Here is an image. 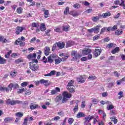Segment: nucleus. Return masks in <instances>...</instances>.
<instances>
[{
  "label": "nucleus",
  "instance_id": "nucleus-1",
  "mask_svg": "<svg viewBox=\"0 0 125 125\" xmlns=\"http://www.w3.org/2000/svg\"><path fill=\"white\" fill-rule=\"evenodd\" d=\"M73 84H74V80L70 81L66 86V88L71 93L75 92V86Z\"/></svg>",
  "mask_w": 125,
  "mask_h": 125
},
{
  "label": "nucleus",
  "instance_id": "nucleus-2",
  "mask_svg": "<svg viewBox=\"0 0 125 125\" xmlns=\"http://www.w3.org/2000/svg\"><path fill=\"white\" fill-rule=\"evenodd\" d=\"M6 103L7 105H12L14 106V105H16V104H22V101L19 100H11L10 99H9L6 102Z\"/></svg>",
  "mask_w": 125,
  "mask_h": 125
},
{
  "label": "nucleus",
  "instance_id": "nucleus-3",
  "mask_svg": "<svg viewBox=\"0 0 125 125\" xmlns=\"http://www.w3.org/2000/svg\"><path fill=\"white\" fill-rule=\"evenodd\" d=\"M21 41H25V37L22 36L20 39H18L15 42V44L16 45H20V46H24L25 45V42H22Z\"/></svg>",
  "mask_w": 125,
  "mask_h": 125
},
{
  "label": "nucleus",
  "instance_id": "nucleus-4",
  "mask_svg": "<svg viewBox=\"0 0 125 125\" xmlns=\"http://www.w3.org/2000/svg\"><path fill=\"white\" fill-rule=\"evenodd\" d=\"M78 52L77 51H73L71 53V55L72 56H74L75 59L77 60V59H79V58H81L82 57V55L80 54H77Z\"/></svg>",
  "mask_w": 125,
  "mask_h": 125
},
{
  "label": "nucleus",
  "instance_id": "nucleus-5",
  "mask_svg": "<svg viewBox=\"0 0 125 125\" xmlns=\"http://www.w3.org/2000/svg\"><path fill=\"white\" fill-rule=\"evenodd\" d=\"M102 51V50H101V49L100 48L96 49L93 52V54H94L95 57H97L99 56V55H100V54H101Z\"/></svg>",
  "mask_w": 125,
  "mask_h": 125
},
{
  "label": "nucleus",
  "instance_id": "nucleus-6",
  "mask_svg": "<svg viewBox=\"0 0 125 125\" xmlns=\"http://www.w3.org/2000/svg\"><path fill=\"white\" fill-rule=\"evenodd\" d=\"M58 92H60V88L57 87L55 89L51 91V95H54V94H56Z\"/></svg>",
  "mask_w": 125,
  "mask_h": 125
},
{
  "label": "nucleus",
  "instance_id": "nucleus-7",
  "mask_svg": "<svg viewBox=\"0 0 125 125\" xmlns=\"http://www.w3.org/2000/svg\"><path fill=\"white\" fill-rule=\"evenodd\" d=\"M41 83L44 84L45 86H48L50 84V83H48V80H45L44 79H42L40 80Z\"/></svg>",
  "mask_w": 125,
  "mask_h": 125
},
{
  "label": "nucleus",
  "instance_id": "nucleus-8",
  "mask_svg": "<svg viewBox=\"0 0 125 125\" xmlns=\"http://www.w3.org/2000/svg\"><path fill=\"white\" fill-rule=\"evenodd\" d=\"M91 53V49H85V50H83L82 51V54L83 55H87V54H89Z\"/></svg>",
  "mask_w": 125,
  "mask_h": 125
},
{
  "label": "nucleus",
  "instance_id": "nucleus-9",
  "mask_svg": "<svg viewBox=\"0 0 125 125\" xmlns=\"http://www.w3.org/2000/svg\"><path fill=\"white\" fill-rule=\"evenodd\" d=\"M62 99L63 97L62 96V95L60 94L55 98V101L56 102V103H58L60 102Z\"/></svg>",
  "mask_w": 125,
  "mask_h": 125
},
{
  "label": "nucleus",
  "instance_id": "nucleus-10",
  "mask_svg": "<svg viewBox=\"0 0 125 125\" xmlns=\"http://www.w3.org/2000/svg\"><path fill=\"white\" fill-rule=\"evenodd\" d=\"M62 96L66 99L71 98V97H72V94L68 93V92L67 91H64L62 93Z\"/></svg>",
  "mask_w": 125,
  "mask_h": 125
},
{
  "label": "nucleus",
  "instance_id": "nucleus-11",
  "mask_svg": "<svg viewBox=\"0 0 125 125\" xmlns=\"http://www.w3.org/2000/svg\"><path fill=\"white\" fill-rule=\"evenodd\" d=\"M57 46L60 48V49H62V48H64V46H65V43L63 42L62 43L60 42H56Z\"/></svg>",
  "mask_w": 125,
  "mask_h": 125
},
{
  "label": "nucleus",
  "instance_id": "nucleus-12",
  "mask_svg": "<svg viewBox=\"0 0 125 125\" xmlns=\"http://www.w3.org/2000/svg\"><path fill=\"white\" fill-rule=\"evenodd\" d=\"M30 69L33 71L34 72H36V71H39V66L38 65H32L29 67Z\"/></svg>",
  "mask_w": 125,
  "mask_h": 125
},
{
  "label": "nucleus",
  "instance_id": "nucleus-13",
  "mask_svg": "<svg viewBox=\"0 0 125 125\" xmlns=\"http://www.w3.org/2000/svg\"><path fill=\"white\" fill-rule=\"evenodd\" d=\"M50 51V49L49 48V47H45L44 53L45 55H46V56L49 55Z\"/></svg>",
  "mask_w": 125,
  "mask_h": 125
},
{
  "label": "nucleus",
  "instance_id": "nucleus-14",
  "mask_svg": "<svg viewBox=\"0 0 125 125\" xmlns=\"http://www.w3.org/2000/svg\"><path fill=\"white\" fill-rule=\"evenodd\" d=\"M23 30H24V28L23 27H21L20 26H18L17 27V30L16 31V34L17 35H19V34H20V33L21 32H22V31H23Z\"/></svg>",
  "mask_w": 125,
  "mask_h": 125
},
{
  "label": "nucleus",
  "instance_id": "nucleus-15",
  "mask_svg": "<svg viewBox=\"0 0 125 125\" xmlns=\"http://www.w3.org/2000/svg\"><path fill=\"white\" fill-rule=\"evenodd\" d=\"M77 81L79 83H84V80H83V76H80V77L77 78Z\"/></svg>",
  "mask_w": 125,
  "mask_h": 125
},
{
  "label": "nucleus",
  "instance_id": "nucleus-16",
  "mask_svg": "<svg viewBox=\"0 0 125 125\" xmlns=\"http://www.w3.org/2000/svg\"><path fill=\"white\" fill-rule=\"evenodd\" d=\"M100 27V25H97L95 27L93 28L94 30V32L95 33V34H98V33H99Z\"/></svg>",
  "mask_w": 125,
  "mask_h": 125
},
{
  "label": "nucleus",
  "instance_id": "nucleus-17",
  "mask_svg": "<svg viewBox=\"0 0 125 125\" xmlns=\"http://www.w3.org/2000/svg\"><path fill=\"white\" fill-rule=\"evenodd\" d=\"M69 14L73 16V17H77V16H79V13L76 11H70L69 13Z\"/></svg>",
  "mask_w": 125,
  "mask_h": 125
},
{
  "label": "nucleus",
  "instance_id": "nucleus-18",
  "mask_svg": "<svg viewBox=\"0 0 125 125\" xmlns=\"http://www.w3.org/2000/svg\"><path fill=\"white\" fill-rule=\"evenodd\" d=\"M36 57H37V54L36 53H33V54H30L27 56L28 59H33V58L35 59Z\"/></svg>",
  "mask_w": 125,
  "mask_h": 125
},
{
  "label": "nucleus",
  "instance_id": "nucleus-19",
  "mask_svg": "<svg viewBox=\"0 0 125 125\" xmlns=\"http://www.w3.org/2000/svg\"><path fill=\"white\" fill-rule=\"evenodd\" d=\"M62 31L64 32H69V29H70V26L63 25L62 26Z\"/></svg>",
  "mask_w": 125,
  "mask_h": 125
},
{
  "label": "nucleus",
  "instance_id": "nucleus-20",
  "mask_svg": "<svg viewBox=\"0 0 125 125\" xmlns=\"http://www.w3.org/2000/svg\"><path fill=\"white\" fill-rule=\"evenodd\" d=\"M83 117H85V114H84L83 112H79L77 115V118H78V119L83 118Z\"/></svg>",
  "mask_w": 125,
  "mask_h": 125
},
{
  "label": "nucleus",
  "instance_id": "nucleus-21",
  "mask_svg": "<svg viewBox=\"0 0 125 125\" xmlns=\"http://www.w3.org/2000/svg\"><path fill=\"white\" fill-rule=\"evenodd\" d=\"M119 51H120V47H117L111 51V53H112V54H116V53H118Z\"/></svg>",
  "mask_w": 125,
  "mask_h": 125
},
{
  "label": "nucleus",
  "instance_id": "nucleus-22",
  "mask_svg": "<svg viewBox=\"0 0 125 125\" xmlns=\"http://www.w3.org/2000/svg\"><path fill=\"white\" fill-rule=\"evenodd\" d=\"M101 16H102V17H103V18H107V17H108V16H111V13H105L103 14L102 15H101Z\"/></svg>",
  "mask_w": 125,
  "mask_h": 125
},
{
  "label": "nucleus",
  "instance_id": "nucleus-23",
  "mask_svg": "<svg viewBox=\"0 0 125 125\" xmlns=\"http://www.w3.org/2000/svg\"><path fill=\"white\" fill-rule=\"evenodd\" d=\"M43 11L44 14V18H47L48 17V15L49 14V11L48 10H45V9H43Z\"/></svg>",
  "mask_w": 125,
  "mask_h": 125
},
{
  "label": "nucleus",
  "instance_id": "nucleus-24",
  "mask_svg": "<svg viewBox=\"0 0 125 125\" xmlns=\"http://www.w3.org/2000/svg\"><path fill=\"white\" fill-rule=\"evenodd\" d=\"M40 30L42 32H43L46 30V28H45V24H44V23H42L41 24Z\"/></svg>",
  "mask_w": 125,
  "mask_h": 125
},
{
  "label": "nucleus",
  "instance_id": "nucleus-25",
  "mask_svg": "<svg viewBox=\"0 0 125 125\" xmlns=\"http://www.w3.org/2000/svg\"><path fill=\"white\" fill-rule=\"evenodd\" d=\"M6 63V60L3 58H1L0 56V64H5Z\"/></svg>",
  "mask_w": 125,
  "mask_h": 125
},
{
  "label": "nucleus",
  "instance_id": "nucleus-26",
  "mask_svg": "<svg viewBox=\"0 0 125 125\" xmlns=\"http://www.w3.org/2000/svg\"><path fill=\"white\" fill-rule=\"evenodd\" d=\"M115 35L116 36H121V35H123V30H120L119 29L116 30L115 32Z\"/></svg>",
  "mask_w": 125,
  "mask_h": 125
},
{
  "label": "nucleus",
  "instance_id": "nucleus-27",
  "mask_svg": "<svg viewBox=\"0 0 125 125\" xmlns=\"http://www.w3.org/2000/svg\"><path fill=\"white\" fill-rule=\"evenodd\" d=\"M23 115L24 114L22 113L21 112H17L15 114L16 117H17L18 118H22Z\"/></svg>",
  "mask_w": 125,
  "mask_h": 125
},
{
  "label": "nucleus",
  "instance_id": "nucleus-28",
  "mask_svg": "<svg viewBox=\"0 0 125 125\" xmlns=\"http://www.w3.org/2000/svg\"><path fill=\"white\" fill-rule=\"evenodd\" d=\"M74 44L73 42H68L65 46L66 48L70 47V46H72Z\"/></svg>",
  "mask_w": 125,
  "mask_h": 125
},
{
  "label": "nucleus",
  "instance_id": "nucleus-29",
  "mask_svg": "<svg viewBox=\"0 0 125 125\" xmlns=\"http://www.w3.org/2000/svg\"><path fill=\"white\" fill-rule=\"evenodd\" d=\"M10 121H12V119L10 117H6V118H5V119L4 120V122L5 123H8V122H10Z\"/></svg>",
  "mask_w": 125,
  "mask_h": 125
},
{
  "label": "nucleus",
  "instance_id": "nucleus-30",
  "mask_svg": "<svg viewBox=\"0 0 125 125\" xmlns=\"http://www.w3.org/2000/svg\"><path fill=\"white\" fill-rule=\"evenodd\" d=\"M69 7H66V8L65 9V10L64 11V14H65V15H67V14H68V13H69Z\"/></svg>",
  "mask_w": 125,
  "mask_h": 125
},
{
  "label": "nucleus",
  "instance_id": "nucleus-31",
  "mask_svg": "<svg viewBox=\"0 0 125 125\" xmlns=\"http://www.w3.org/2000/svg\"><path fill=\"white\" fill-rule=\"evenodd\" d=\"M92 20L94 22H97V21L99 20V17H93L92 18Z\"/></svg>",
  "mask_w": 125,
  "mask_h": 125
},
{
  "label": "nucleus",
  "instance_id": "nucleus-32",
  "mask_svg": "<svg viewBox=\"0 0 125 125\" xmlns=\"http://www.w3.org/2000/svg\"><path fill=\"white\" fill-rule=\"evenodd\" d=\"M73 7L74 8H76L77 9H79V8L81 7V5H80V4L79 3H76L73 5Z\"/></svg>",
  "mask_w": 125,
  "mask_h": 125
},
{
  "label": "nucleus",
  "instance_id": "nucleus-33",
  "mask_svg": "<svg viewBox=\"0 0 125 125\" xmlns=\"http://www.w3.org/2000/svg\"><path fill=\"white\" fill-rule=\"evenodd\" d=\"M48 63H50V64L53 62V59L51 58V56L48 57Z\"/></svg>",
  "mask_w": 125,
  "mask_h": 125
},
{
  "label": "nucleus",
  "instance_id": "nucleus-34",
  "mask_svg": "<svg viewBox=\"0 0 125 125\" xmlns=\"http://www.w3.org/2000/svg\"><path fill=\"white\" fill-rule=\"evenodd\" d=\"M22 10H23V8H22L21 7L18 8L17 9V13H19V14H20L22 13Z\"/></svg>",
  "mask_w": 125,
  "mask_h": 125
},
{
  "label": "nucleus",
  "instance_id": "nucleus-35",
  "mask_svg": "<svg viewBox=\"0 0 125 125\" xmlns=\"http://www.w3.org/2000/svg\"><path fill=\"white\" fill-rule=\"evenodd\" d=\"M114 46V44L113 43H110L106 45V48H111V47H113Z\"/></svg>",
  "mask_w": 125,
  "mask_h": 125
},
{
  "label": "nucleus",
  "instance_id": "nucleus-36",
  "mask_svg": "<svg viewBox=\"0 0 125 125\" xmlns=\"http://www.w3.org/2000/svg\"><path fill=\"white\" fill-rule=\"evenodd\" d=\"M28 83H29V82H24L21 83V85L24 87L25 86H27L28 85Z\"/></svg>",
  "mask_w": 125,
  "mask_h": 125
},
{
  "label": "nucleus",
  "instance_id": "nucleus-37",
  "mask_svg": "<svg viewBox=\"0 0 125 125\" xmlns=\"http://www.w3.org/2000/svg\"><path fill=\"white\" fill-rule=\"evenodd\" d=\"M37 107H38V105L31 104L30 105V109L31 110H34V109H36Z\"/></svg>",
  "mask_w": 125,
  "mask_h": 125
},
{
  "label": "nucleus",
  "instance_id": "nucleus-38",
  "mask_svg": "<svg viewBox=\"0 0 125 125\" xmlns=\"http://www.w3.org/2000/svg\"><path fill=\"white\" fill-rule=\"evenodd\" d=\"M27 124H28V118L25 117L24 118V122L22 125H27Z\"/></svg>",
  "mask_w": 125,
  "mask_h": 125
},
{
  "label": "nucleus",
  "instance_id": "nucleus-39",
  "mask_svg": "<svg viewBox=\"0 0 125 125\" xmlns=\"http://www.w3.org/2000/svg\"><path fill=\"white\" fill-rule=\"evenodd\" d=\"M121 3L120 4V5L121 6H123V8H124V9H125V1L124 0H121Z\"/></svg>",
  "mask_w": 125,
  "mask_h": 125
},
{
  "label": "nucleus",
  "instance_id": "nucleus-40",
  "mask_svg": "<svg viewBox=\"0 0 125 125\" xmlns=\"http://www.w3.org/2000/svg\"><path fill=\"white\" fill-rule=\"evenodd\" d=\"M78 110H79V106L78 104L76 105L74 108H73V111L74 113H76V112H77Z\"/></svg>",
  "mask_w": 125,
  "mask_h": 125
},
{
  "label": "nucleus",
  "instance_id": "nucleus-41",
  "mask_svg": "<svg viewBox=\"0 0 125 125\" xmlns=\"http://www.w3.org/2000/svg\"><path fill=\"white\" fill-rule=\"evenodd\" d=\"M85 107V101H82V104H81V108H83Z\"/></svg>",
  "mask_w": 125,
  "mask_h": 125
},
{
  "label": "nucleus",
  "instance_id": "nucleus-42",
  "mask_svg": "<svg viewBox=\"0 0 125 125\" xmlns=\"http://www.w3.org/2000/svg\"><path fill=\"white\" fill-rule=\"evenodd\" d=\"M67 101H68V99L63 97L62 99V103H66V102H67Z\"/></svg>",
  "mask_w": 125,
  "mask_h": 125
},
{
  "label": "nucleus",
  "instance_id": "nucleus-43",
  "mask_svg": "<svg viewBox=\"0 0 125 125\" xmlns=\"http://www.w3.org/2000/svg\"><path fill=\"white\" fill-rule=\"evenodd\" d=\"M68 124L69 125H72V123H74V119L73 118H69L68 120Z\"/></svg>",
  "mask_w": 125,
  "mask_h": 125
},
{
  "label": "nucleus",
  "instance_id": "nucleus-44",
  "mask_svg": "<svg viewBox=\"0 0 125 125\" xmlns=\"http://www.w3.org/2000/svg\"><path fill=\"white\" fill-rule=\"evenodd\" d=\"M68 57H69L66 56L65 57H62L61 58H59V59L61 60V61L64 62V61H65L66 60V59H67V58H68Z\"/></svg>",
  "mask_w": 125,
  "mask_h": 125
},
{
  "label": "nucleus",
  "instance_id": "nucleus-45",
  "mask_svg": "<svg viewBox=\"0 0 125 125\" xmlns=\"http://www.w3.org/2000/svg\"><path fill=\"white\" fill-rule=\"evenodd\" d=\"M14 86V84L13 83H11L9 85H8V87L10 88V90H12V88Z\"/></svg>",
  "mask_w": 125,
  "mask_h": 125
},
{
  "label": "nucleus",
  "instance_id": "nucleus-46",
  "mask_svg": "<svg viewBox=\"0 0 125 125\" xmlns=\"http://www.w3.org/2000/svg\"><path fill=\"white\" fill-rule=\"evenodd\" d=\"M11 53V51L8 52L7 54L5 55V58H8L10 56V54Z\"/></svg>",
  "mask_w": 125,
  "mask_h": 125
},
{
  "label": "nucleus",
  "instance_id": "nucleus-47",
  "mask_svg": "<svg viewBox=\"0 0 125 125\" xmlns=\"http://www.w3.org/2000/svg\"><path fill=\"white\" fill-rule=\"evenodd\" d=\"M100 103L102 105H104L105 104H109V103H110V102H109V101L106 102L105 103V102H104V101H101Z\"/></svg>",
  "mask_w": 125,
  "mask_h": 125
},
{
  "label": "nucleus",
  "instance_id": "nucleus-48",
  "mask_svg": "<svg viewBox=\"0 0 125 125\" xmlns=\"http://www.w3.org/2000/svg\"><path fill=\"white\" fill-rule=\"evenodd\" d=\"M42 60L43 61V62L45 63V64H46V63H47V62H48L47 59L46 58H45V57H43Z\"/></svg>",
  "mask_w": 125,
  "mask_h": 125
},
{
  "label": "nucleus",
  "instance_id": "nucleus-49",
  "mask_svg": "<svg viewBox=\"0 0 125 125\" xmlns=\"http://www.w3.org/2000/svg\"><path fill=\"white\" fill-rule=\"evenodd\" d=\"M38 24L36 22H33L32 23V27H34V28H38Z\"/></svg>",
  "mask_w": 125,
  "mask_h": 125
},
{
  "label": "nucleus",
  "instance_id": "nucleus-50",
  "mask_svg": "<svg viewBox=\"0 0 125 125\" xmlns=\"http://www.w3.org/2000/svg\"><path fill=\"white\" fill-rule=\"evenodd\" d=\"M58 115H59V116H64V112H63V111L61 110L58 112Z\"/></svg>",
  "mask_w": 125,
  "mask_h": 125
},
{
  "label": "nucleus",
  "instance_id": "nucleus-51",
  "mask_svg": "<svg viewBox=\"0 0 125 125\" xmlns=\"http://www.w3.org/2000/svg\"><path fill=\"white\" fill-rule=\"evenodd\" d=\"M107 110H112V109H114V105L110 104L109 106H107Z\"/></svg>",
  "mask_w": 125,
  "mask_h": 125
},
{
  "label": "nucleus",
  "instance_id": "nucleus-52",
  "mask_svg": "<svg viewBox=\"0 0 125 125\" xmlns=\"http://www.w3.org/2000/svg\"><path fill=\"white\" fill-rule=\"evenodd\" d=\"M55 61L56 65H57L58 64H60V63H61V61L60 59H56Z\"/></svg>",
  "mask_w": 125,
  "mask_h": 125
},
{
  "label": "nucleus",
  "instance_id": "nucleus-53",
  "mask_svg": "<svg viewBox=\"0 0 125 125\" xmlns=\"http://www.w3.org/2000/svg\"><path fill=\"white\" fill-rule=\"evenodd\" d=\"M114 4H116V5H118V4H121V1L120 0H116L114 2Z\"/></svg>",
  "mask_w": 125,
  "mask_h": 125
},
{
  "label": "nucleus",
  "instance_id": "nucleus-54",
  "mask_svg": "<svg viewBox=\"0 0 125 125\" xmlns=\"http://www.w3.org/2000/svg\"><path fill=\"white\" fill-rule=\"evenodd\" d=\"M36 40H37V38L34 37L30 41V43H32V42H36Z\"/></svg>",
  "mask_w": 125,
  "mask_h": 125
},
{
  "label": "nucleus",
  "instance_id": "nucleus-55",
  "mask_svg": "<svg viewBox=\"0 0 125 125\" xmlns=\"http://www.w3.org/2000/svg\"><path fill=\"white\" fill-rule=\"evenodd\" d=\"M10 3H11V1H7L6 2L4 3V5L5 6H8V5H9V4H10Z\"/></svg>",
  "mask_w": 125,
  "mask_h": 125
},
{
  "label": "nucleus",
  "instance_id": "nucleus-56",
  "mask_svg": "<svg viewBox=\"0 0 125 125\" xmlns=\"http://www.w3.org/2000/svg\"><path fill=\"white\" fill-rule=\"evenodd\" d=\"M102 95L103 96V97H106L107 96H108V93H107V92H104L102 94Z\"/></svg>",
  "mask_w": 125,
  "mask_h": 125
},
{
  "label": "nucleus",
  "instance_id": "nucleus-57",
  "mask_svg": "<svg viewBox=\"0 0 125 125\" xmlns=\"http://www.w3.org/2000/svg\"><path fill=\"white\" fill-rule=\"evenodd\" d=\"M15 62L17 64H18V63H20V62H22V61L21 59H18V60H15Z\"/></svg>",
  "mask_w": 125,
  "mask_h": 125
},
{
  "label": "nucleus",
  "instance_id": "nucleus-58",
  "mask_svg": "<svg viewBox=\"0 0 125 125\" xmlns=\"http://www.w3.org/2000/svg\"><path fill=\"white\" fill-rule=\"evenodd\" d=\"M117 28H118V26H117V25H115L113 27H111V31H116V30H117Z\"/></svg>",
  "mask_w": 125,
  "mask_h": 125
},
{
  "label": "nucleus",
  "instance_id": "nucleus-59",
  "mask_svg": "<svg viewBox=\"0 0 125 125\" xmlns=\"http://www.w3.org/2000/svg\"><path fill=\"white\" fill-rule=\"evenodd\" d=\"M110 41V38L109 37H106V38L104 39V42H107Z\"/></svg>",
  "mask_w": 125,
  "mask_h": 125
},
{
  "label": "nucleus",
  "instance_id": "nucleus-60",
  "mask_svg": "<svg viewBox=\"0 0 125 125\" xmlns=\"http://www.w3.org/2000/svg\"><path fill=\"white\" fill-rule=\"evenodd\" d=\"M118 95H120L121 96L119 97V99H121V97H124V96H123V91H121L120 92H119L118 93Z\"/></svg>",
  "mask_w": 125,
  "mask_h": 125
},
{
  "label": "nucleus",
  "instance_id": "nucleus-61",
  "mask_svg": "<svg viewBox=\"0 0 125 125\" xmlns=\"http://www.w3.org/2000/svg\"><path fill=\"white\" fill-rule=\"evenodd\" d=\"M96 79V77L94 76H91L88 77L89 80H95Z\"/></svg>",
  "mask_w": 125,
  "mask_h": 125
},
{
  "label": "nucleus",
  "instance_id": "nucleus-62",
  "mask_svg": "<svg viewBox=\"0 0 125 125\" xmlns=\"http://www.w3.org/2000/svg\"><path fill=\"white\" fill-rule=\"evenodd\" d=\"M25 91V89L24 88L20 89L19 90V91H18V93H22V92H24Z\"/></svg>",
  "mask_w": 125,
  "mask_h": 125
},
{
  "label": "nucleus",
  "instance_id": "nucleus-63",
  "mask_svg": "<svg viewBox=\"0 0 125 125\" xmlns=\"http://www.w3.org/2000/svg\"><path fill=\"white\" fill-rule=\"evenodd\" d=\"M114 74L115 77H117V78H119V77H120V74H119L117 71H115L114 72Z\"/></svg>",
  "mask_w": 125,
  "mask_h": 125
},
{
  "label": "nucleus",
  "instance_id": "nucleus-64",
  "mask_svg": "<svg viewBox=\"0 0 125 125\" xmlns=\"http://www.w3.org/2000/svg\"><path fill=\"white\" fill-rule=\"evenodd\" d=\"M112 86H114V83H110L108 84V87L111 88Z\"/></svg>",
  "mask_w": 125,
  "mask_h": 125
}]
</instances>
